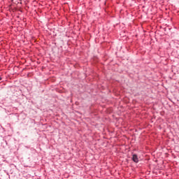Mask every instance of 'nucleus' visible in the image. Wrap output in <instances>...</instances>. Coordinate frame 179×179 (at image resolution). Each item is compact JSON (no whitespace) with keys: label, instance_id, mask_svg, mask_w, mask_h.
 Returning a JSON list of instances; mask_svg holds the SVG:
<instances>
[{"label":"nucleus","instance_id":"obj_1","mask_svg":"<svg viewBox=\"0 0 179 179\" xmlns=\"http://www.w3.org/2000/svg\"><path fill=\"white\" fill-rule=\"evenodd\" d=\"M132 160L134 162V163H138V162H139V159H138V155H133Z\"/></svg>","mask_w":179,"mask_h":179},{"label":"nucleus","instance_id":"obj_2","mask_svg":"<svg viewBox=\"0 0 179 179\" xmlns=\"http://www.w3.org/2000/svg\"><path fill=\"white\" fill-rule=\"evenodd\" d=\"M0 80H2V78L0 77Z\"/></svg>","mask_w":179,"mask_h":179}]
</instances>
